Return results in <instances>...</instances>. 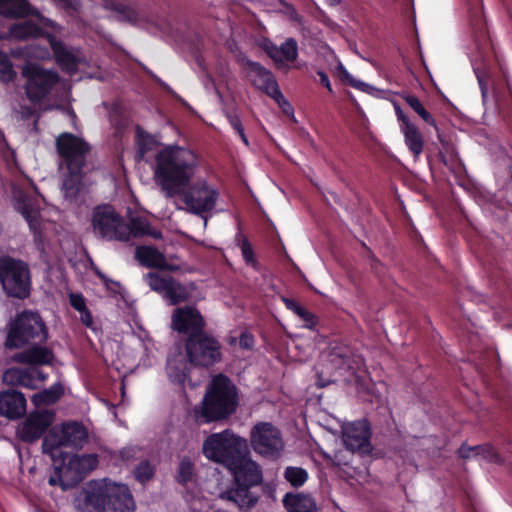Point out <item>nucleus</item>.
Here are the masks:
<instances>
[{"label":"nucleus","instance_id":"28","mask_svg":"<svg viewBox=\"0 0 512 512\" xmlns=\"http://www.w3.org/2000/svg\"><path fill=\"white\" fill-rule=\"evenodd\" d=\"M14 207L27 221L30 230L35 235L40 234V210L34 205L32 199L27 196H19L15 199Z\"/></svg>","mask_w":512,"mask_h":512},{"label":"nucleus","instance_id":"9","mask_svg":"<svg viewBox=\"0 0 512 512\" xmlns=\"http://www.w3.org/2000/svg\"><path fill=\"white\" fill-rule=\"evenodd\" d=\"M0 282L9 296L28 297L31 282L27 263L15 258H0Z\"/></svg>","mask_w":512,"mask_h":512},{"label":"nucleus","instance_id":"1","mask_svg":"<svg viewBox=\"0 0 512 512\" xmlns=\"http://www.w3.org/2000/svg\"><path fill=\"white\" fill-rule=\"evenodd\" d=\"M197 166L195 154L177 145L166 146L155 156L154 180L166 198L180 196L189 186Z\"/></svg>","mask_w":512,"mask_h":512},{"label":"nucleus","instance_id":"63","mask_svg":"<svg viewBox=\"0 0 512 512\" xmlns=\"http://www.w3.org/2000/svg\"><path fill=\"white\" fill-rule=\"evenodd\" d=\"M30 370H34L35 372L32 373L34 377H36V385L38 386L39 382H43L46 379V375L37 369L36 367H30Z\"/></svg>","mask_w":512,"mask_h":512},{"label":"nucleus","instance_id":"41","mask_svg":"<svg viewBox=\"0 0 512 512\" xmlns=\"http://www.w3.org/2000/svg\"><path fill=\"white\" fill-rule=\"evenodd\" d=\"M17 77L13 63L9 55L0 49V82L9 84Z\"/></svg>","mask_w":512,"mask_h":512},{"label":"nucleus","instance_id":"43","mask_svg":"<svg viewBox=\"0 0 512 512\" xmlns=\"http://www.w3.org/2000/svg\"><path fill=\"white\" fill-rule=\"evenodd\" d=\"M136 143L138 146V153L141 157L151 151L155 145L153 137L140 127H137L136 130Z\"/></svg>","mask_w":512,"mask_h":512},{"label":"nucleus","instance_id":"23","mask_svg":"<svg viewBox=\"0 0 512 512\" xmlns=\"http://www.w3.org/2000/svg\"><path fill=\"white\" fill-rule=\"evenodd\" d=\"M46 38L57 65L67 73H75L79 65L76 55L55 35L46 33Z\"/></svg>","mask_w":512,"mask_h":512},{"label":"nucleus","instance_id":"20","mask_svg":"<svg viewBox=\"0 0 512 512\" xmlns=\"http://www.w3.org/2000/svg\"><path fill=\"white\" fill-rule=\"evenodd\" d=\"M324 361L331 369L339 372L341 375L346 372H354L358 364L357 356L344 344H331L323 353Z\"/></svg>","mask_w":512,"mask_h":512},{"label":"nucleus","instance_id":"34","mask_svg":"<svg viewBox=\"0 0 512 512\" xmlns=\"http://www.w3.org/2000/svg\"><path fill=\"white\" fill-rule=\"evenodd\" d=\"M400 131L404 136L405 145L413 155L414 160H418L425 146L423 134L413 122L405 124L404 127L400 128Z\"/></svg>","mask_w":512,"mask_h":512},{"label":"nucleus","instance_id":"24","mask_svg":"<svg viewBox=\"0 0 512 512\" xmlns=\"http://www.w3.org/2000/svg\"><path fill=\"white\" fill-rule=\"evenodd\" d=\"M26 412V399L21 392L8 390L0 393V414L18 419Z\"/></svg>","mask_w":512,"mask_h":512},{"label":"nucleus","instance_id":"38","mask_svg":"<svg viewBox=\"0 0 512 512\" xmlns=\"http://www.w3.org/2000/svg\"><path fill=\"white\" fill-rule=\"evenodd\" d=\"M188 359L181 353L170 356L167 361V373L169 378L176 383H183L188 375Z\"/></svg>","mask_w":512,"mask_h":512},{"label":"nucleus","instance_id":"52","mask_svg":"<svg viewBox=\"0 0 512 512\" xmlns=\"http://www.w3.org/2000/svg\"><path fill=\"white\" fill-rule=\"evenodd\" d=\"M57 6L68 12L69 14L76 13L81 8L79 0H53Z\"/></svg>","mask_w":512,"mask_h":512},{"label":"nucleus","instance_id":"26","mask_svg":"<svg viewBox=\"0 0 512 512\" xmlns=\"http://www.w3.org/2000/svg\"><path fill=\"white\" fill-rule=\"evenodd\" d=\"M54 354L51 349L34 344L33 347L16 353L12 361L29 365H47L52 362Z\"/></svg>","mask_w":512,"mask_h":512},{"label":"nucleus","instance_id":"40","mask_svg":"<svg viewBox=\"0 0 512 512\" xmlns=\"http://www.w3.org/2000/svg\"><path fill=\"white\" fill-rule=\"evenodd\" d=\"M407 105L418 114V116L427 124L437 129V124L431 113L423 106L421 101L415 95L404 97Z\"/></svg>","mask_w":512,"mask_h":512},{"label":"nucleus","instance_id":"7","mask_svg":"<svg viewBox=\"0 0 512 512\" xmlns=\"http://www.w3.org/2000/svg\"><path fill=\"white\" fill-rule=\"evenodd\" d=\"M247 450V442L233 434L230 430L211 434L203 443L204 455L227 468Z\"/></svg>","mask_w":512,"mask_h":512},{"label":"nucleus","instance_id":"64","mask_svg":"<svg viewBox=\"0 0 512 512\" xmlns=\"http://www.w3.org/2000/svg\"><path fill=\"white\" fill-rule=\"evenodd\" d=\"M318 374V381H317V385L319 387H325L327 386L329 383L332 382V379L330 378H323V374H324V371H320V372H317Z\"/></svg>","mask_w":512,"mask_h":512},{"label":"nucleus","instance_id":"19","mask_svg":"<svg viewBox=\"0 0 512 512\" xmlns=\"http://www.w3.org/2000/svg\"><path fill=\"white\" fill-rule=\"evenodd\" d=\"M228 469L233 473L236 484L253 487L260 485L263 481L261 467L248 457L247 450Z\"/></svg>","mask_w":512,"mask_h":512},{"label":"nucleus","instance_id":"5","mask_svg":"<svg viewBox=\"0 0 512 512\" xmlns=\"http://www.w3.org/2000/svg\"><path fill=\"white\" fill-rule=\"evenodd\" d=\"M47 338L48 328L40 314L25 310L9 323L4 346L18 349L27 344H42Z\"/></svg>","mask_w":512,"mask_h":512},{"label":"nucleus","instance_id":"50","mask_svg":"<svg viewBox=\"0 0 512 512\" xmlns=\"http://www.w3.org/2000/svg\"><path fill=\"white\" fill-rule=\"evenodd\" d=\"M89 260H90L89 262H90L91 268L93 269L95 274L103 281V283L105 284L107 289L111 290L113 293H118L119 292L118 289L121 288L120 283L112 281L109 278H107L106 275H104L100 271V269L93 263L92 259L89 258Z\"/></svg>","mask_w":512,"mask_h":512},{"label":"nucleus","instance_id":"32","mask_svg":"<svg viewBox=\"0 0 512 512\" xmlns=\"http://www.w3.org/2000/svg\"><path fill=\"white\" fill-rule=\"evenodd\" d=\"M42 36H44L43 29L31 20L13 23L8 28L9 40L26 41Z\"/></svg>","mask_w":512,"mask_h":512},{"label":"nucleus","instance_id":"58","mask_svg":"<svg viewBox=\"0 0 512 512\" xmlns=\"http://www.w3.org/2000/svg\"><path fill=\"white\" fill-rule=\"evenodd\" d=\"M283 302L285 303L286 307L289 310L293 311L296 315H298L300 310L303 308L296 301L289 299V298H283Z\"/></svg>","mask_w":512,"mask_h":512},{"label":"nucleus","instance_id":"46","mask_svg":"<svg viewBox=\"0 0 512 512\" xmlns=\"http://www.w3.org/2000/svg\"><path fill=\"white\" fill-rule=\"evenodd\" d=\"M163 293L170 300V303L172 305H175L186 299L184 289L180 286V284L176 283L173 279Z\"/></svg>","mask_w":512,"mask_h":512},{"label":"nucleus","instance_id":"8","mask_svg":"<svg viewBox=\"0 0 512 512\" xmlns=\"http://www.w3.org/2000/svg\"><path fill=\"white\" fill-rule=\"evenodd\" d=\"M22 76L26 80L25 94L33 104H38L46 99L60 81L56 70L46 69L35 62L24 65Z\"/></svg>","mask_w":512,"mask_h":512},{"label":"nucleus","instance_id":"6","mask_svg":"<svg viewBox=\"0 0 512 512\" xmlns=\"http://www.w3.org/2000/svg\"><path fill=\"white\" fill-rule=\"evenodd\" d=\"M88 442L87 429L78 422H68L53 427L42 442L43 453L48 454L54 463L63 457L64 447L81 449Z\"/></svg>","mask_w":512,"mask_h":512},{"label":"nucleus","instance_id":"27","mask_svg":"<svg viewBox=\"0 0 512 512\" xmlns=\"http://www.w3.org/2000/svg\"><path fill=\"white\" fill-rule=\"evenodd\" d=\"M102 5L105 9L116 12L120 21L132 25H137L145 19L143 11L124 3L122 0H103Z\"/></svg>","mask_w":512,"mask_h":512},{"label":"nucleus","instance_id":"49","mask_svg":"<svg viewBox=\"0 0 512 512\" xmlns=\"http://www.w3.org/2000/svg\"><path fill=\"white\" fill-rule=\"evenodd\" d=\"M409 237L412 245L414 246L418 254L425 255L429 253L428 246L426 245L422 236L417 230L411 229V231L409 232Z\"/></svg>","mask_w":512,"mask_h":512},{"label":"nucleus","instance_id":"14","mask_svg":"<svg viewBox=\"0 0 512 512\" xmlns=\"http://www.w3.org/2000/svg\"><path fill=\"white\" fill-rule=\"evenodd\" d=\"M180 196L192 213L202 214L215 207L219 193L206 181H197L192 185L189 184Z\"/></svg>","mask_w":512,"mask_h":512},{"label":"nucleus","instance_id":"11","mask_svg":"<svg viewBox=\"0 0 512 512\" xmlns=\"http://www.w3.org/2000/svg\"><path fill=\"white\" fill-rule=\"evenodd\" d=\"M188 361L193 366L209 367L221 360V344L205 332L190 335L185 341Z\"/></svg>","mask_w":512,"mask_h":512},{"label":"nucleus","instance_id":"57","mask_svg":"<svg viewBox=\"0 0 512 512\" xmlns=\"http://www.w3.org/2000/svg\"><path fill=\"white\" fill-rule=\"evenodd\" d=\"M253 344H254V339H253L252 335L246 334V333L241 334L240 339H239L240 347H242L244 349H250V348H252Z\"/></svg>","mask_w":512,"mask_h":512},{"label":"nucleus","instance_id":"15","mask_svg":"<svg viewBox=\"0 0 512 512\" xmlns=\"http://www.w3.org/2000/svg\"><path fill=\"white\" fill-rule=\"evenodd\" d=\"M137 260L141 266L153 269L145 275V279L151 289L162 293L172 281V278L165 277L164 273H177L181 270L179 265L170 263L168 258H137Z\"/></svg>","mask_w":512,"mask_h":512},{"label":"nucleus","instance_id":"16","mask_svg":"<svg viewBox=\"0 0 512 512\" xmlns=\"http://www.w3.org/2000/svg\"><path fill=\"white\" fill-rule=\"evenodd\" d=\"M246 67L251 82L257 89L273 98L278 104H281V102L288 104L279 89L273 73L269 69L265 68L259 62L252 60H247Z\"/></svg>","mask_w":512,"mask_h":512},{"label":"nucleus","instance_id":"56","mask_svg":"<svg viewBox=\"0 0 512 512\" xmlns=\"http://www.w3.org/2000/svg\"><path fill=\"white\" fill-rule=\"evenodd\" d=\"M395 114L397 117V120L399 122V127L402 128L405 126V124H409L412 121L410 118L403 112L400 106L395 105Z\"/></svg>","mask_w":512,"mask_h":512},{"label":"nucleus","instance_id":"45","mask_svg":"<svg viewBox=\"0 0 512 512\" xmlns=\"http://www.w3.org/2000/svg\"><path fill=\"white\" fill-rule=\"evenodd\" d=\"M193 474V462L188 457H184L178 465L177 481L183 484L187 483L188 481L192 480Z\"/></svg>","mask_w":512,"mask_h":512},{"label":"nucleus","instance_id":"36","mask_svg":"<svg viewBox=\"0 0 512 512\" xmlns=\"http://www.w3.org/2000/svg\"><path fill=\"white\" fill-rule=\"evenodd\" d=\"M471 453H473V456H481L483 459L491 463H503L502 457L490 444H482L477 446H467L463 444L459 448V455L464 459L470 458Z\"/></svg>","mask_w":512,"mask_h":512},{"label":"nucleus","instance_id":"30","mask_svg":"<svg viewBox=\"0 0 512 512\" xmlns=\"http://www.w3.org/2000/svg\"><path fill=\"white\" fill-rule=\"evenodd\" d=\"M36 10L28 0H0V16L7 19H24Z\"/></svg>","mask_w":512,"mask_h":512},{"label":"nucleus","instance_id":"2","mask_svg":"<svg viewBox=\"0 0 512 512\" xmlns=\"http://www.w3.org/2000/svg\"><path fill=\"white\" fill-rule=\"evenodd\" d=\"M94 234L102 239L129 241L135 238L162 239V232L151 226L141 215L132 216L125 222L111 205H99L92 212Z\"/></svg>","mask_w":512,"mask_h":512},{"label":"nucleus","instance_id":"18","mask_svg":"<svg viewBox=\"0 0 512 512\" xmlns=\"http://www.w3.org/2000/svg\"><path fill=\"white\" fill-rule=\"evenodd\" d=\"M171 327L179 333L190 336L204 332L205 320L195 307H179L172 314Z\"/></svg>","mask_w":512,"mask_h":512},{"label":"nucleus","instance_id":"25","mask_svg":"<svg viewBox=\"0 0 512 512\" xmlns=\"http://www.w3.org/2000/svg\"><path fill=\"white\" fill-rule=\"evenodd\" d=\"M469 17L475 44L480 53H486L490 49L491 42L484 14L480 8H471Z\"/></svg>","mask_w":512,"mask_h":512},{"label":"nucleus","instance_id":"55","mask_svg":"<svg viewBox=\"0 0 512 512\" xmlns=\"http://www.w3.org/2000/svg\"><path fill=\"white\" fill-rule=\"evenodd\" d=\"M271 245L273 247V250H274V253L276 254V256H289L287 254V251H286L281 239L279 238V235L276 232L273 233V235H272Z\"/></svg>","mask_w":512,"mask_h":512},{"label":"nucleus","instance_id":"4","mask_svg":"<svg viewBox=\"0 0 512 512\" xmlns=\"http://www.w3.org/2000/svg\"><path fill=\"white\" fill-rule=\"evenodd\" d=\"M236 388L224 375L216 376L207 391L202 406L196 409L197 418L211 422L227 417L236 410Z\"/></svg>","mask_w":512,"mask_h":512},{"label":"nucleus","instance_id":"62","mask_svg":"<svg viewBox=\"0 0 512 512\" xmlns=\"http://www.w3.org/2000/svg\"><path fill=\"white\" fill-rule=\"evenodd\" d=\"M59 466L56 467V471H55V475L51 476L49 478V484L52 485V486H55V485H61L64 489L67 488V487H70L71 485H63L62 482L60 481L59 479Z\"/></svg>","mask_w":512,"mask_h":512},{"label":"nucleus","instance_id":"10","mask_svg":"<svg viewBox=\"0 0 512 512\" xmlns=\"http://www.w3.org/2000/svg\"><path fill=\"white\" fill-rule=\"evenodd\" d=\"M55 147L61 165L67 170L84 169L91 151V146L85 139L71 132H63L56 137Z\"/></svg>","mask_w":512,"mask_h":512},{"label":"nucleus","instance_id":"33","mask_svg":"<svg viewBox=\"0 0 512 512\" xmlns=\"http://www.w3.org/2000/svg\"><path fill=\"white\" fill-rule=\"evenodd\" d=\"M35 372L29 368L12 367L3 373V382L11 386H22L29 389H37L36 377L32 375Z\"/></svg>","mask_w":512,"mask_h":512},{"label":"nucleus","instance_id":"59","mask_svg":"<svg viewBox=\"0 0 512 512\" xmlns=\"http://www.w3.org/2000/svg\"><path fill=\"white\" fill-rule=\"evenodd\" d=\"M241 250H242V256H255L253 253L252 246L247 238H244L241 241Z\"/></svg>","mask_w":512,"mask_h":512},{"label":"nucleus","instance_id":"17","mask_svg":"<svg viewBox=\"0 0 512 512\" xmlns=\"http://www.w3.org/2000/svg\"><path fill=\"white\" fill-rule=\"evenodd\" d=\"M54 421V413L49 410L32 412L17 428V436L24 442H34L41 438Z\"/></svg>","mask_w":512,"mask_h":512},{"label":"nucleus","instance_id":"29","mask_svg":"<svg viewBox=\"0 0 512 512\" xmlns=\"http://www.w3.org/2000/svg\"><path fill=\"white\" fill-rule=\"evenodd\" d=\"M251 486L236 484L235 488L221 494V498L233 502L239 509L249 510L258 502V496L250 491Z\"/></svg>","mask_w":512,"mask_h":512},{"label":"nucleus","instance_id":"53","mask_svg":"<svg viewBox=\"0 0 512 512\" xmlns=\"http://www.w3.org/2000/svg\"><path fill=\"white\" fill-rule=\"evenodd\" d=\"M69 302L70 305L78 312H81L87 308L85 298L82 294L70 293Z\"/></svg>","mask_w":512,"mask_h":512},{"label":"nucleus","instance_id":"54","mask_svg":"<svg viewBox=\"0 0 512 512\" xmlns=\"http://www.w3.org/2000/svg\"><path fill=\"white\" fill-rule=\"evenodd\" d=\"M140 256H164L156 247L152 245H140L136 248L135 255Z\"/></svg>","mask_w":512,"mask_h":512},{"label":"nucleus","instance_id":"35","mask_svg":"<svg viewBox=\"0 0 512 512\" xmlns=\"http://www.w3.org/2000/svg\"><path fill=\"white\" fill-rule=\"evenodd\" d=\"M283 504L288 512H316L314 499L305 494L287 493L283 498Z\"/></svg>","mask_w":512,"mask_h":512},{"label":"nucleus","instance_id":"48","mask_svg":"<svg viewBox=\"0 0 512 512\" xmlns=\"http://www.w3.org/2000/svg\"><path fill=\"white\" fill-rule=\"evenodd\" d=\"M229 124L232 126L234 131L238 134L242 142L249 146L248 138L244 132V127L242 125L241 119L236 112L230 111L226 114Z\"/></svg>","mask_w":512,"mask_h":512},{"label":"nucleus","instance_id":"44","mask_svg":"<svg viewBox=\"0 0 512 512\" xmlns=\"http://www.w3.org/2000/svg\"><path fill=\"white\" fill-rule=\"evenodd\" d=\"M285 479L294 487L302 486L307 478V472L299 467H287L284 472Z\"/></svg>","mask_w":512,"mask_h":512},{"label":"nucleus","instance_id":"39","mask_svg":"<svg viewBox=\"0 0 512 512\" xmlns=\"http://www.w3.org/2000/svg\"><path fill=\"white\" fill-rule=\"evenodd\" d=\"M63 387L61 384H55L48 389H44L31 398L32 403L36 407L51 405L56 403L63 395Z\"/></svg>","mask_w":512,"mask_h":512},{"label":"nucleus","instance_id":"3","mask_svg":"<svg viewBox=\"0 0 512 512\" xmlns=\"http://www.w3.org/2000/svg\"><path fill=\"white\" fill-rule=\"evenodd\" d=\"M136 503L126 484L110 479L95 482L78 505L79 512H135Z\"/></svg>","mask_w":512,"mask_h":512},{"label":"nucleus","instance_id":"37","mask_svg":"<svg viewBox=\"0 0 512 512\" xmlns=\"http://www.w3.org/2000/svg\"><path fill=\"white\" fill-rule=\"evenodd\" d=\"M83 169L67 170V174L63 179V193L67 200L75 201L83 188Z\"/></svg>","mask_w":512,"mask_h":512},{"label":"nucleus","instance_id":"47","mask_svg":"<svg viewBox=\"0 0 512 512\" xmlns=\"http://www.w3.org/2000/svg\"><path fill=\"white\" fill-rule=\"evenodd\" d=\"M154 467L148 461H141L134 470V476L140 483H146L154 476Z\"/></svg>","mask_w":512,"mask_h":512},{"label":"nucleus","instance_id":"60","mask_svg":"<svg viewBox=\"0 0 512 512\" xmlns=\"http://www.w3.org/2000/svg\"><path fill=\"white\" fill-rule=\"evenodd\" d=\"M79 313H80V318H81L82 323L87 327L92 326L93 318H92V315H91L90 311L88 310V308H86L85 310H83Z\"/></svg>","mask_w":512,"mask_h":512},{"label":"nucleus","instance_id":"51","mask_svg":"<svg viewBox=\"0 0 512 512\" xmlns=\"http://www.w3.org/2000/svg\"><path fill=\"white\" fill-rule=\"evenodd\" d=\"M297 316L304 323V327L308 329H313L318 324V317L304 307L300 310Z\"/></svg>","mask_w":512,"mask_h":512},{"label":"nucleus","instance_id":"61","mask_svg":"<svg viewBox=\"0 0 512 512\" xmlns=\"http://www.w3.org/2000/svg\"><path fill=\"white\" fill-rule=\"evenodd\" d=\"M317 74L319 76L320 84L327 88L329 92H332V87L328 75L324 71H318Z\"/></svg>","mask_w":512,"mask_h":512},{"label":"nucleus","instance_id":"22","mask_svg":"<svg viewBox=\"0 0 512 512\" xmlns=\"http://www.w3.org/2000/svg\"><path fill=\"white\" fill-rule=\"evenodd\" d=\"M261 47L277 66H280L285 62H294L299 54L298 43L292 37L287 38L280 46H277L269 39H265Z\"/></svg>","mask_w":512,"mask_h":512},{"label":"nucleus","instance_id":"21","mask_svg":"<svg viewBox=\"0 0 512 512\" xmlns=\"http://www.w3.org/2000/svg\"><path fill=\"white\" fill-rule=\"evenodd\" d=\"M343 441L347 449L353 452L369 453L370 428L365 420L356 421L343 427Z\"/></svg>","mask_w":512,"mask_h":512},{"label":"nucleus","instance_id":"31","mask_svg":"<svg viewBox=\"0 0 512 512\" xmlns=\"http://www.w3.org/2000/svg\"><path fill=\"white\" fill-rule=\"evenodd\" d=\"M473 70L476 75L483 100L488 97L489 89H495L493 78V69L489 59L483 58L481 61L475 60Z\"/></svg>","mask_w":512,"mask_h":512},{"label":"nucleus","instance_id":"12","mask_svg":"<svg viewBox=\"0 0 512 512\" xmlns=\"http://www.w3.org/2000/svg\"><path fill=\"white\" fill-rule=\"evenodd\" d=\"M253 450L265 457L277 458L284 448L281 432L269 422L257 423L250 432Z\"/></svg>","mask_w":512,"mask_h":512},{"label":"nucleus","instance_id":"42","mask_svg":"<svg viewBox=\"0 0 512 512\" xmlns=\"http://www.w3.org/2000/svg\"><path fill=\"white\" fill-rule=\"evenodd\" d=\"M338 70L341 80L347 85L366 93H370V90L373 89L369 84L354 78L342 64H339Z\"/></svg>","mask_w":512,"mask_h":512},{"label":"nucleus","instance_id":"13","mask_svg":"<svg viewBox=\"0 0 512 512\" xmlns=\"http://www.w3.org/2000/svg\"><path fill=\"white\" fill-rule=\"evenodd\" d=\"M60 459L58 476L63 485L78 484L99 463L97 454L63 456Z\"/></svg>","mask_w":512,"mask_h":512}]
</instances>
